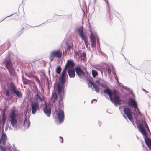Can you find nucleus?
Masks as SVG:
<instances>
[{
	"label": "nucleus",
	"mask_w": 151,
	"mask_h": 151,
	"mask_svg": "<svg viewBox=\"0 0 151 151\" xmlns=\"http://www.w3.org/2000/svg\"><path fill=\"white\" fill-rule=\"evenodd\" d=\"M91 33V35L90 36V39L91 44V47L92 48L96 49V38L97 37L96 33L95 31L94 30L91 29L90 30Z\"/></svg>",
	"instance_id": "6"
},
{
	"label": "nucleus",
	"mask_w": 151,
	"mask_h": 151,
	"mask_svg": "<svg viewBox=\"0 0 151 151\" xmlns=\"http://www.w3.org/2000/svg\"><path fill=\"white\" fill-rule=\"evenodd\" d=\"M128 105L134 107L135 112L134 113V114L135 116V119H136L138 120H140L141 118V114L139 110L138 109L137 102L134 99L130 98L128 102Z\"/></svg>",
	"instance_id": "5"
},
{
	"label": "nucleus",
	"mask_w": 151,
	"mask_h": 151,
	"mask_svg": "<svg viewBox=\"0 0 151 151\" xmlns=\"http://www.w3.org/2000/svg\"><path fill=\"white\" fill-rule=\"evenodd\" d=\"M94 1H95V2H96V0H94Z\"/></svg>",
	"instance_id": "44"
},
{
	"label": "nucleus",
	"mask_w": 151,
	"mask_h": 151,
	"mask_svg": "<svg viewBox=\"0 0 151 151\" xmlns=\"http://www.w3.org/2000/svg\"><path fill=\"white\" fill-rule=\"evenodd\" d=\"M95 68L99 70L102 75L104 73L105 75H107V74L109 75L111 73V70L113 69V67L112 64H105L102 66L99 67L96 66Z\"/></svg>",
	"instance_id": "3"
},
{
	"label": "nucleus",
	"mask_w": 151,
	"mask_h": 151,
	"mask_svg": "<svg viewBox=\"0 0 151 151\" xmlns=\"http://www.w3.org/2000/svg\"><path fill=\"white\" fill-rule=\"evenodd\" d=\"M93 87L95 89V91L96 92H98L99 90L98 86L95 83H94V84H93Z\"/></svg>",
	"instance_id": "27"
},
{
	"label": "nucleus",
	"mask_w": 151,
	"mask_h": 151,
	"mask_svg": "<svg viewBox=\"0 0 151 151\" xmlns=\"http://www.w3.org/2000/svg\"><path fill=\"white\" fill-rule=\"evenodd\" d=\"M24 126L25 129H28L30 125V122L29 120H27V118L25 117L24 120Z\"/></svg>",
	"instance_id": "18"
},
{
	"label": "nucleus",
	"mask_w": 151,
	"mask_h": 151,
	"mask_svg": "<svg viewBox=\"0 0 151 151\" xmlns=\"http://www.w3.org/2000/svg\"><path fill=\"white\" fill-rule=\"evenodd\" d=\"M75 65V63L73 60H70L67 61L65 65V66L64 69L65 70H66L68 68H72Z\"/></svg>",
	"instance_id": "13"
},
{
	"label": "nucleus",
	"mask_w": 151,
	"mask_h": 151,
	"mask_svg": "<svg viewBox=\"0 0 151 151\" xmlns=\"http://www.w3.org/2000/svg\"><path fill=\"white\" fill-rule=\"evenodd\" d=\"M97 101V100H96V99H93L91 101V103H93V101Z\"/></svg>",
	"instance_id": "38"
},
{
	"label": "nucleus",
	"mask_w": 151,
	"mask_h": 151,
	"mask_svg": "<svg viewBox=\"0 0 151 151\" xmlns=\"http://www.w3.org/2000/svg\"><path fill=\"white\" fill-rule=\"evenodd\" d=\"M18 97L21 98L22 97V95L21 92L19 91L16 90L14 92Z\"/></svg>",
	"instance_id": "22"
},
{
	"label": "nucleus",
	"mask_w": 151,
	"mask_h": 151,
	"mask_svg": "<svg viewBox=\"0 0 151 151\" xmlns=\"http://www.w3.org/2000/svg\"><path fill=\"white\" fill-rule=\"evenodd\" d=\"M51 98L53 99L54 101H56L58 99L57 94L55 92L53 93Z\"/></svg>",
	"instance_id": "23"
},
{
	"label": "nucleus",
	"mask_w": 151,
	"mask_h": 151,
	"mask_svg": "<svg viewBox=\"0 0 151 151\" xmlns=\"http://www.w3.org/2000/svg\"><path fill=\"white\" fill-rule=\"evenodd\" d=\"M0 150L1 151H6V148L0 145Z\"/></svg>",
	"instance_id": "32"
},
{
	"label": "nucleus",
	"mask_w": 151,
	"mask_h": 151,
	"mask_svg": "<svg viewBox=\"0 0 151 151\" xmlns=\"http://www.w3.org/2000/svg\"><path fill=\"white\" fill-rule=\"evenodd\" d=\"M10 92L9 91V90H6V96H9V95Z\"/></svg>",
	"instance_id": "34"
},
{
	"label": "nucleus",
	"mask_w": 151,
	"mask_h": 151,
	"mask_svg": "<svg viewBox=\"0 0 151 151\" xmlns=\"http://www.w3.org/2000/svg\"><path fill=\"white\" fill-rule=\"evenodd\" d=\"M87 38H86L85 39H83L84 40V42L86 46H88V42L87 40Z\"/></svg>",
	"instance_id": "35"
},
{
	"label": "nucleus",
	"mask_w": 151,
	"mask_h": 151,
	"mask_svg": "<svg viewBox=\"0 0 151 151\" xmlns=\"http://www.w3.org/2000/svg\"><path fill=\"white\" fill-rule=\"evenodd\" d=\"M57 116L60 123L63 122L64 119V111L60 110L59 111H58L57 113Z\"/></svg>",
	"instance_id": "11"
},
{
	"label": "nucleus",
	"mask_w": 151,
	"mask_h": 151,
	"mask_svg": "<svg viewBox=\"0 0 151 151\" xmlns=\"http://www.w3.org/2000/svg\"><path fill=\"white\" fill-rule=\"evenodd\" d=\"M66 44L67 46V48L65 49L66 52H67L71 49L73 50V44L72 43L70 42H67Z\"/></svg>",
	"instance_id": "17"
},
{
	"label": "nucleus",
	"mask_w": 151,
	"mask_h": 151,
	"mask_svg": "<svg viewBox=\"0 0 151 151\" xmlns=\"http://www.w3.org/2000/svg\"><path fill=\"white\" fill-rule=\"evenodd\" d=\"M9 125H6V127L5 128V130H6L9 127Z\"/></svg>",
	"instance_id": "39"
},
{
	"label": "nucleus",
	"mask_w": 151,
	"mask_h": 151,
	"mask_svg": "<svg viewBox=\"0 0 151 151\" xmlns=\"http://www.w3.org/2000/svg\"><path fill=\"white\" fill-rule=\"evenodd\" d=\"M29 76V77H30V76Z\"/></svg>",
	"instance_id": "47"
},
{
	"label": "nucleus",
	"mask_w": 151,
	"mask_h": 151,
	"mask_svg": "<svg viewBox=\"0 0 151 151\" xmlns=\"http://www.w3.org/2000/svg\"><path fill=\"white\" fill-rule=\"evenodd\" d=\"M4 132V129H2V132Z\"/></svg>",
	"instance_id": "43"
},
{
	"label": "nucleus",
	"mask_w": 151,
	"mask_h": 151,
	"mask_svg": "<svg viewBox=\"0 0 151 151\" xmlns=\"http://www.w3.org/2000/svg\"><path fill=\"white\" fill-rule=\"evenodd\" d=\"M15 151H19L18 150H16Z\"/></svg>",
	"instance_id": "45"
},
{
	"label": "nucleus",
	"mask_w": 151,
	"mask_h": 151,
	"mask_svg": "<svg viewBox=\"0 0 151 151\" xmlns=\"http://www.w3.org/2000/svg\"><path fill=\"white\" fill-rule=\"evenodd\" d=\"M24 84L25 83V82L24 81Z\"/></svg>",
	"instance_id": "48"
},
{
	"label": "nucleus",
	"mask_w": 151,
	"mask_h": 151,
	"mask_svg": "<svg viewBox=\"0 0 151 151\" xmlns=\"http://www.w3.org/2000/svg\"><path fill=\"white\" fill-rule=\"evenodd\" d=\"M34 77L35 79V80L39 84H40V80H39V79H38V77L37 76H34Z\"/></svg>",
	"instance_id": "31"
},
{
	"label": "nucleus",
	"mask_w": 151,
	"mask_h": 151,
	"mask_svg": "<svg viewBox=\"0 0 151 151\" xmlns=\"http://www.w3.org/2000/svg\"><path fill=\"white\" fill-rule=\"evenodd\" d=\"M12 15V14L11 15H10V16H7V17H6V18H5L4 19H4H5L6 18L8 17H10V16H11Z\"/></svg>",
	"instance_id": "41"
},
{
	"label": "nucleus",
	"mask_w": 151,
	"mask_h": 151,
	"mask_svg": "<svg viewBox=\"0 0 151 151\" xmlns=\"http://www.w3.org/2000/svg\"><path fill=\"white\" fill-rule=\"evenodd\" d=\"M59 140L61 143H63V138L61 136L59 137Z\"/></svg>",
	"instance_id": "37"
},
{
	"label": "nucleus",
	"mask_w": 151,
	"mask_h": 151,
	"mask_svg": "<svg viewBox=\"0 0 151 151\" xmlns=\"http://www.w3.org/2000/svg\"><path fill=\"white\" fill-rule=\"evenodd\" d=\"M103 92L108 94L111 101L116 106L118 104L120 105L121 99L116 90L112 91L109 89L106 88L104 90Z\"/></svg>",
	"instance_id": "2"
},
{
	"label": "nucleus",
	"mask_w": 151,
	"mask_h": 151,
	"mask_svg": "<svg viewBox=\"0 0 151 151\" xmlns=\"http://www.w3.org/2000/svg\"><path fill=\"white\" fill-rule=\"evenodd\" d=\"M32 113L34 114L36 112L39 110V105L38 102H32L30 105Z\"/></svg>",
	"instance_id": "9"
},
{
	"label": "nucleus",
	"mask_w": 151,
	"mask_h": 151,
	"mask_svg": "<svg viewBox=\"0 0 151 151\" xmlns=\"http://www.w3.org/2000/svg\"><path fill=\"white\" fill-rule=\"evenodd\" d=\"M63 85H60L58 84L57 85V88L59 94H60L61 96H62L64 94V90L63 88L62 87L63 86Z\"/></svg>",
	"instance_id": "16"
},
{
	"label": "nucleus",
	"mask_w": 151,
	"mask_h": 151,
	"mask_svg": "<svg viewBox=\"0 0 151 151\" xmlns=\"http://www.w3.org/2000/svg\"><path fill=\"white\" fill-rule=\"evenodd\" d=\"M9 118L11 125L13 127L15 130L17 129L16 125L17 123V116L15 109L12 110L10 112Z\"/></svg>",
	"instance_id": "4"
},
{
	"label": "nucleus",
	"mask_w": 151,
	"mask_h": 151,
	"mask_svg": "<svg viewBox=\"0 0 151 151\" xmlns=\"http://www.w3.org/2000/svg\"><path fill=\"white\" fill-rule=\"evenodd\" d=\"M54 57H54L52 55V54L51 53L50 55V56L49 59L51 61L53 60Z\"/></svg>",
	"instance_id": "33"
},
{
	"label": "nucleus",
	"mask_w": 151,
	"mask_h": 151,
	"mask_svg": "<svg viewBox=\"0 0 151 151\" xmlns=\"http://www.w3.org/2000/svg\"><path fill=\"white\" fill-rule=\"evenodd\" d=\"M142 90H143V91H145V92H147V91H146V90H145V89H142Z\"/></svg>",
	"instance_id": "42"
},
{
	"label": "nucleus",
	"mask_w": 151,
	"mask_h": 151,
	"mask_svg": "<svg viewBox=\"0 0 151 151\" xmlns=\"http://www.w3.org/2000/svg\"><path fill=\"white\" fill-rule=\"evenodd\" d=\"M3 20H2L0 22H1L2 21H3Z\"/></svg>",
	"instance_id": "46"
},
{
	"label": "nucleus",
	"mask_w": 151,
	"mask_h": 151,
	"mask_svg": "<svg viewBox=\"0 0 151 151\" xmlns=\"http://www.w3.org/2000/svg\"><path fill=\"white\" fill-rule=\"evenodd\" d=\"M25 83L26 84H27V83L26 82H25Z\"/></svg>",
	"instance_id": "50"
},
{
	"label": "nucleus",
	"mask_w": 151,
	"mask_h": 151,
	"mask_svg": "<svg viewBox=\"0 0 151 151\" xmlns=\"http://www.w3.org/2000/svg\"><path fill=\"white\" fill-rule=\"evenodd\" d=\"M77 32L80 37L82 40L85 39L86 38H87L86 35L83 32V28L82 27L78 28L77 29Z\"/></svg>",
	"instance_id": "14"
},
{
	"label": "nucleus",
	"mask_w": 151,
	"mask_h": 151,
	"mask_svg": "<svg viewBox=\"0 0 151 151\" xmlns=\"http://www.w3.org/2000/svg\"><path fill=\"white\" fill-rule=\"evenodd\" d=\"M117 82L118 83H119V85L121 86V87H122V88H124V89H127V90H129V88L127 87H126L124 86V85H123L122 83H119L118 81H117Z\"/></svg>",
	"instance_id": "28"
},
{
	"label": "nucleus",
	"mask_w": 151,
	"mask_h": 151,
	"mask_svg": "<svg viewBox=\"0 0 151 151\" xmlns=\"http://www.w3.org/2000/svg\"><path fill=\"white\" fill-rule=\"evenodd\" d=\"M112 72H113V74H114V75H115V78H116V80H117V81H118V79L117 78V75H116L115 72H114V71H113Z\"/></svg>",
	"instance_id": "36"
},
{
	"label": "nucleus",
	"mask_w": 151,
	"mask_h": 151,
	"mask_svg": "<svg viewBox=\"0 0 151 151\" xmlns=\"http://www.w3.org/2000/svg\"><path fill=\"white\" fill-rule=\"evenodd\" d=\"M3 63L5 64L6 68L9 71L10 75H13L14 70L13 68L11 60L5 59Z\"/></svg>",
	"instance_id": "7"
},
{
	"label": "nucleus",
	"mask_w": 151,
	"mask_h": 151,
	"mask_svg": "<svg viewBox=\"0 0 151 151\" xmlns=\"http://www.w3.org/2000/svg\"><path fill=\"white\" fill-rule=\"evenodd\" d=\"M44 112L45 114L48 117L50 116L51 114V109L50 108L46 107L44 109Z\"/></svg>",
	"instance_id": "20"
},
{
	"label": "nucleus",
	"mask_w": 151,
	"mask_h": 151,
	"mask_svg": "<svg viewBox=\"0 0 151 151\" xmlns=\"http://www.w3.org/2000/svg\"><path fill=\"white\" fill-rule=\"evenodd\" d=\"M66 70H65L64 69L62 72L61 76L60 77L59 80L60 83L62 84L63 86L65 82V79L66 76L68 77V75L66 74Z\"/></svg>",
	"instance_id": "10"
},
{
	"label": "nucleus",
	"mask_w": 151,
	"mask_h": 151,
	"mask_svg": "<svg viewBox=\"0 0 151 151\" xmlns=\"http://www.w3.org/2000/svg\"><path fill=\"white\" fill-rule=\"evenodd\" d=\"M51 53L52 54V55L53 56L55 57L60 58L62 57V52L60 49L52 51Z\"/></svg>",
	"instance_id": "12"
},
{
	"label": "nucleus",
	"mask_w": 151,
	"mask_h": 151,
	"mask_svg": "<svg viewBox=\"0 0 151 151\" xmlns=\"http://www.w3.org/2000/svg\"><path fill=\"white\" fill-rule=\"evenodd\" d=\"M123 110L124 112V114H123V117L128 121L127 118V117L128 119L134 125L130 109L128 108H124Z\"/></svg>",
	"instance_id": "8"
},
{
	"label": "nucleus",
	"mask_w": 151,
	"mask_h": 151,
	"mask_svg": "<svg viewBox=\"0 0 151 151\" xmlns=\"http://www.w3.org/2000/svg\"><path fill=\"white\" fill-rule=\"evenodd\" d=\"M25 83L26 84H27V83L26 82H25Z\"/></svg>",
	"instance_id": "49"
},
{
	"label": "nucleus",
	"mask_w": 151,
	"mask_h": 151,
	"mask_svg": "<svg viewBox=\"0 0 151 151\" xmlns=\"http://www.w3.org/2000/svg\"><path fill=\"white\" fill-rule=\"evenodd\" d=\"M94 83H92V82L91 81H89V82H88V87H91V88H92V86H93V84H94Z\"/></svg>",
	"instance_id": "30"
},
{
	"label": "nucleus",
	"mask_w": 151,
	"mask_h": 151,
	"mask_svg": "<svg viewBox=\"0 0 151 151\" xmlns=\"http://www.w3.org/2000/svg\"><path fill=\"white\" fill-rule=\"evenodd\" d=\"M9 129H10V130H11L12 129V127H11V126H9Z\"/></svg>",
	"instance_id": "40"
},
{
	"label": "nucleus",
	"mask_w": 151,
	"mask_h": 151,
	"mask_svg": "<svg viewBox=\"0 0 151 151\" xmlns=\"http://www.w3.org/2000/svg\"><path fill=\"white\" fill-rule=\"evenodd\" d=\"M10 85L11 87V88L12 90V91L13 92H14L17 90L13 82H11L10 83Z\"/></svg>",
	"instance_id": "24"
},
{
	"label": "nucleus",
	"mask_w": 151,
	"mask_h": 151,
	"mask_svg": "<svg viewBox=\"0 0 151 151\" xmlns=\"http://www.w3.org/2000/svg\"><path fill=\"white\" fill-rule=\"evenodd\" d=\"M4 114H5L3 112V115H2V120L3 121V124H4V123L5 122V120H6V119L5 118V116Z\"/></svg>",
	"instance_id": "29"
},
{
	"label": "nucleus",
	"mask_w": 151,
	"mask_h": 151,
	"mask_svg": "<svg viewBox=\"0 0 151 151\" xmlns=\"http://www.w3.org/2000/svg\"><path fill=\"white\" fill-rule=\"evenodd\" d=\"M34 99L38 102L39 101L42 102L43 101V98L40 96L38 93L34 96Z\"/></svg>",
	"instance_id": "21"
},
{
	"label": "nucleus",
	"mask_w": 151,
	"mask_h": 151,
	"mask_svg": "<svg viewBox=\"0 0 151 151\" xmlns=\"http://www.w3.org/2000/svg\"><path fill=\"white\" fill-rule=\"evenodd\" d=\"M69 76L70 78H73L75 75V70L72 69H69L68 71Z\"/></svg>",
	"instance_id": "19"
},
{
	"label": "nucleus",
	"mask_w": 151,
	"mask_h": 151,
	"mask_svg": "<svg viewBox=\"0 0 151 151\" xmlns=\"http://www.w3.org/2000/svg\"><path fill=\"white\" fill-rule=\"evenodd\" d=\"M76 74L78 75L80 78H82L85 75L84 72L83 71L81 68L78 67L76 68L75 69Z\"/></svg>",
	"instance_id": "15"
},
{
	"label": "nucleus",
	"mask_w": 151,
	"mask_h": 151,
	"mask_svg": "<svg viewBox=\"0 0 151 151\" xmlns=\"http://www.w3.org/2000/svg\"><path fill=\"white\" fill-rule=\"evenodd\" d=\"M92 76L94 78L95 77L98 75V73L97 71L94 70H92Z\"/></svg>",
	"instance_id": "26"
},
{
	"label": "nucleus",
	"mask_w": 151,
	"mask_h": 151,
	"mask_svg": "<svg viewBox=\"0 0 151 151\" xmlns=\"http://www.w3.org/2000/svg\"><path fill=\"white\" fill-rule=\"evenodd\" d=\"M61 66H58L56 69V72L58 74H60L61 70Z\"/></svg>",
	"instance_id": "25"
},
{
	"label": "nucleus",
	"mask_w": 151,
	"mask_h": 151,
	"mask_svg": "<svg viewBox=\"0 0 151 151\" xmlns=\"http://www.w3.org/2000/svg\"><path fill=\"white\" fill-rule=\"evenodd\" d=\"M136 122L137 124H139L137 125V127L139 131L143 135L146 144L149 148H151V140L150 139L148 138L147 133L143 126V125L145 126L148 132L151 134L150 131L145 121L144 120H143L142 118H141L140 120H138L136 118Z\"/></svg>",
	"instance_id": "1"
}]
</instances>
